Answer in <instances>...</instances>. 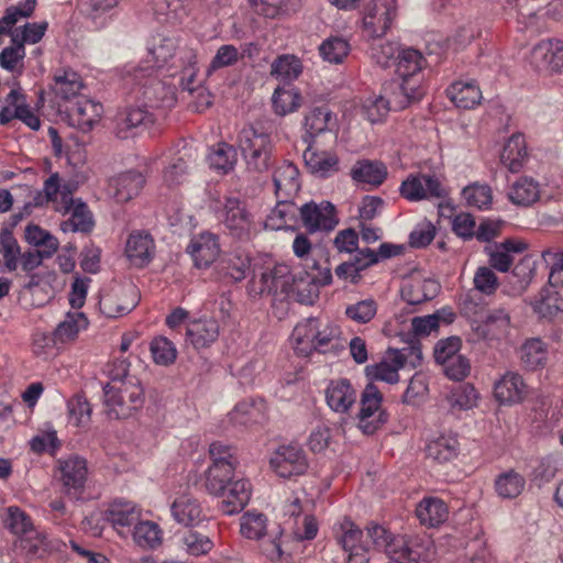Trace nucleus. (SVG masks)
Wrapping results in <instances>:
<instances>
[{
	"mask_svg": "<svg viewBox=\"0 0 563 563\" xmlns=\"http://www.w3.org/2000/svg\"><path fill=\"white\" fill-rule=\"evenodd\" d=\"M19 120L33 131L41 128V120L29 104L26 95L19 84H13L9 93L4 97L0 109V125H8L11 121Z\"/></svg>",
	"mask_w": 563,
	"mask_h": 563,
	"instance_id": "obj_7",
	"label": "nucleus"
},
{
	"mask_svg": "<svg viewBox=\"0 0 563 563\" xmlns=\"http://www.w3.org/2000/svg\"><path fill=\"white\" fill-rule=\"evenodd\" d=\"M181 48H184V46L179 45V41L176 36L165 34L152 36L147 47L154 66L157 68L164 67L169 62H172L170 67L177 66L179 64L178 57Z\"/></svg>",
	"mask_w": 563,
	"mask_h": 563,
	"instance_id": "obj_24",
	"label": "nucleus"
},
{
	"mask_svg": "<svg viewBox=\"0 0 563 563\" xmlns=\"http://www.w3.org/2000/svg\"><path fill=\"white\" fill-rule=\"evenodd\" d=\"M154 121V114L146 106L130 107L115 115L114 134L121 140H128L142 133Z\"/></svg>",
	"mask_w": 563,
	"mask_h": 563,
	"instance_id": "obj_12",
	"label": "nucleus"
},
{
	"mask_svg": "<svg viewBox=\"0 0 563 563\" xmlns=\"http://www.w3.org/2000/svg\"><path fill=\"white\" fill-rule=\"evenodd\" d=\"M267 405L262 398H249L238 402L228 413V422L234 428H246L266 420Z\"/></svg>",
	"mask_w": 563,
	"mask_h": 563,
	"instance_id": "obj_21",
	"label": "nucleus"
},
{
	"mask_svg": "<svg viewBox=\"0 0 563 563\" xmlns=\"http://www.w3.org/2000/svg\"><path fill=\"white\" fill-rule=\"evenodd\" d=\"M390 101L384 96H369L362 102L361 114L372 124L382 123L390 111Z\"/></svg>",
	"mask_w": 563,
	"mask_h": 563,
	"instance_id": "obj_56",
	"label": "nucleus"
},
{
	"mask_svg": "<svg viewBox=\"0 0 563 563\" xmlns=\"http://www.w3.org/2000/svg\"><path fill=\"white\" fill-rule=\"evenodd\" d=\"M530 63L539 71L559 74L563 71V40L549 38L536 44L530 53Z\"/></svg>",
	"mask_w": 563,
	"mask_h": 563,
	"instance_id": "obj_13",
	"label": "nucleus"
},
{
	"mask_svg": "<svg viewBox=\"0 0 563 563\" xmlns=\"http://www.w3.org/2000/svg\"><path fill=\"white\" fill-rule=\"evenodd\" d=\"M440 284L433 278L411 277L401 288V297L415 306L432 300L440 291Z\"/></svg>",
	"mask_w": 563,
	"mask_h": 563,
	"instance_id": "obj_30",
	"label": "nucleus"
},
{
	"mask_svg": "<svg viewBox=\"0 0 563 563\" xmlns=\"http://www.w3.org/2000/svg\"><path fill=\"white\" fill-rule=\"evenodd\" d=\"M131 536L139 547L155 549L162 543L163 531L154 521L142 520L141 517L132 528Z\"/></svg>",
	"mask_w": 563,
	"mask_h": 563,
	"instance_id": "obj_46",
	"label": "nucleus"
},
{
	"mask_svg": "<svg viewBox=\"0 0 563 563\" xmlns=\"http://www.w3.org/2000/svg\"><path fill=\"white\" fill-rule=\"evenodd\" d=\"M110 382L103 387V405L110 419H124L140 409L144 402V391L137 377L129 375L125 361L114 363Z\"/></svg>",
	"mask_w": 563,
	"mask_h": 563,
	"instance_id": "obj_1",
	"label": "nucleus"
},
{
	"mask_svg": "<svg viewBox=\"0 0 563 563\" xmlns=\"http://www.w3.org/2000/svg\"><path fill=\"white\" fill-rule=\"evenodd\" d=\"M284 515L288 516L287 525L296 541H310L317 537L318 522L307 498L295 496L289 504L284 505Z\"/></svg>",
	"mask_w": 563,
	"mask_h": 563,
	"instance_id": "obj_6",
	"label": "nucleus"
},
{
	"mask_svg": "<svg viewBox=\"0 0 563 563\" xmlns=\"http://www.w3.org/2000/svg\"><path fill=\"white\" fill-rule=\"evenodd\" d=\"M526 249L527 244L521 241L506 240L501 243L485 246V253L488 256L492 269L506 273L512 265V254L522 253Z\"/></svg>",
	"mask_w": 563,
	"mask_h": 563,
	"instance_id": "obj_27",
	"label": "nucleus"
},
{
	"mask_svg": "<svg viewBox=\"0 0 563 563\" xmlns=\"http://www.w3.org/2000/svg\"><path fill=\"white\" fill-rule=\"evenodd\" d=\"M102 113L103 107L100 102L81 98L68 110L69 124L86 133L99 123Z\"/></svg>",
	"mask_w": 563,
	"mask_h": 563,
	"instance_id": "obj_25",
	"label": "nucleus"
},
{
	"mask_svg": "<svg viewBox=\"0 0 563 563\" xmlns=\"http://www.w3.org/2000/svg\"><path fill=\"white\" fill-rule=\"evenodd\" d=\"M539 184L530 177H520L510 188L509 198L516 205L528 206L539 198Z\"/></svg>",
	"mask_w": 563,
	"mask_h": 563,
	"instance_id": "obj_57",
	"label": "nucleus"
},
{
	"mask_svg": "<svg viewBox=\"0 0 563 563\" xmlns=\"http://www.w3.org/2000/svg\"><path fill=\"white\" fill-rule=\"evenodd\" d=\"M533 310L541 318H554L563 312V299L558 290L550 287L543 288L533 303Z\"/></svg>",
	"mask_w": 563,
	"mask_h": 563,
	"instance_id": "obj_54",
	"label": "nucleus"
},
{
	"mask_svg": "<svg viewBox=\"0 0 563 563\" xmlns=\"http://www.w3.org/2000/svg\"><path fill=\"white\" fill-rule=\"evenodd\" d=\"M267 517L261 512L246 511L240 519V532L250 540H260L266 534Z\"/></svg>",
	"mask_w": 563,
	"mask_h": 563,
	"instance_id": "obj_58",
	"label": "nucleus"
},
{
	"mask_svg": "<svg viewBox=\"0 0 563 563\" xmlns=\"http://www.w3.org/2000/svg\"><path fill=\"white\" fill-rule=\"evenodd\" d=\"M401 197L408 201L440 199L446 190L438 177L429 174H411L400 185Z\"/></svg>",
	"mask_w": 563,
	"mask_h": 563,
	"instance_id": "obj_11",
	"label": "nucleus"
},
{
	"mask_svg": "<svg viewBox=\"0 0 563 563\" xmlns=\"http://www.w3.org/2000/svg\"><path fill=\"white\" fill-rule=\"evenodd\" d=\"M462 197L467 206L479 210L488 209L493 202V191L487 184H470L462 190Z\"/></svg>",
	"mask_w": 563,
	"mask_h": 563,
	"instance_id": "obj_60",
	"label": "nucleus"
},
{
	"mask_svg": "<svg viewBox=\"0 0 563 563\" xmlns=\"http://www.w3.org/2000/svg\"><path fill=\"white\" fill-rule=\"evenodd\" d=\"M407 356L402 351L389 350L387 355L378 363L367 365L365 374L373 383L374 380L396 384L399 380V369L406 364Z\"/></svg>",
	"mask_w": 563,
	"mask_h": 563,
	"instance_id": "obj_22",
	"label": "nucleus"
},
{
	"mask_svg": "<svg viewBox=\"0 0 563 563\" xmlns=\"http://www.w3.org/2000/svg\"><path fill=\"white\" fill-rule=\"evenodd\" d=\"M146 177L136 169H130L113 176L109 180V191L117 202H128L140 195Z\"/></svg>",
	"mask_w": 563,
	"mask_h": 563,
	"instance_id": "obj_20",
	"label": "nucleus"
},
{
	"mask_svg": "<svg viewBox=\"0 0 563 563\" xmlns=\"http://www.w3.org/2000/svg\"><path fill=\"white\" fill-rule=\"evenodd\" d=\"M396 60V73L404 81L399 87L401 93L405 96V101L400 106L404 108L415 97V89L407 87V81L421 71L424 58L422 54L415 48H402L398 52Z\"/></svg>",
	"mask_w": 563,
	"mask_h": 563,
	"instance_id": "obj_18",
	"label": "nucleus"
},
{
	"mask_svg": "<svg viewBox=\"0 0 563 563\" xmlns=\"http://www.w3.org/2000/svg\"><path fill=\"white\" fill-rule=\"evenodd\" d=\"M548 349L545 343L537 338L527 340L521 346V361L528 369H537L545 365Z\"/></svg>",
	"mask_w": 563,
	"mask_h": 563,
	"instance_id": "obj_55",
	"label": "nucleus"
},
{
	"mask_svg": "<svg viewBox=\"0 0 563 563\" xmlns=\"http://www.w3.org/2000/svg\"><path fill=\"white\" fill-rule=\"evenodd\" d=\"M527 155L525 136L521 133H516L505 143L500 162L509 172L518 173L523 167Z\"/></svg>",
	"mask_w": 563,
	"mask_h": 563,
	"instance_id": "obj_35",
	"label": "nucleus"
},
{
	"mask_svg": "<svg viewBox=\"0 0 563 563\" xmlns=\"http://www.w3.org/2000/svg\"><path fill=\"white\" fill-rule=\"evenodd\" d=\"M459 452L460 443L456 435L453 434H441L429 441L426 446L427 456L440 464L453 461Z\"/></svg>",
	"mask_w": 563,
	"mask_h": 563,
	"instance_id": "obj_37",
	"label": "nucleus"
},
{
	"mask_svg": "<svg viewBox=\"0 0 563 563\" xmlns=\"http://www.w3.org/2000/svg\"><path fill=\"white\" fill-rule=\"evenodd\" d=\"M448 98L455 107L461 109H473L482 100V91L474 80H457L446 89Z\"/></svg>",
	"mask_w": 563,
	"mask_h": 563,
	"instance_id": "obj_33",
	"label": "nucleus"
},
{
	"mask_svg": "<svg viewBox=\"0 0 563 563\" xmlns=\"http://www.w3.org/2000/svg\"><path fill=\"white\" fill-rule=\"evenodd\" d=\"M59 481L67 494L80 493L86 484L88 468L87 461L78 455H70L57 461Z\"/></svg>",
	"mask_w": 563,
	"mask_h": 563,
	"instance_id": "obj_17",
	"label": "nucleus"
},
{
	"mask_svg": "<svg viewBox=\"0 0 563 563\" xmlns=\"http://www.w3.org/2000/svg\"><path fill=\"white\" fill-rule=\"evenodd\" d=\"M219 334V323L213 318L192 320L187 324V341L196 350L209 347L218 340Z\"/></svg>",
	"mask_w": 563,
	"mask_h": 563,
	"instance_id": "obj_29",
	"label": "nucleus"
},
{
	"mask_svg": "<svg viewBox=\"0 0 563 563\" xmlns=\"http://www.w3.org/2000/svg\"><path fill=\"white\" fill-rule=\"evenodd\" d=\"M220 496L223 497L220 510L228 516L241 512L251 498V484L247 479H236L229 484L228 490Z\"/></svg>",
	"mask_w": 563,
	"mask_h": 563,
	"instance_id": "obj_32",
	"label": "nucleus"
},
{
	"mask_svg": "<svg viewBox=\"0 0 563 563\" xmlns=\"http://www.w3.org/2000/svg\"><path fill=\"white\" fill-rule=\"evenodd\" d=\"M307 468V457L300 446L296 444L284 446V478L302 475Z\"/></svg>",
	"mask_w": 563,
	"mask_h": 563,
	"instance_id": "obj_59",
	"label": "nucleus"
},
{
	"mask_svg": "<svg viewBox=\"0 0 563 563\" xmlns=\"http://www.w3.org/2000/svg\"><path fill=\"white\" fill-rule=\"evenodd\" d=\"M361 409L357 413L358 427L365 434H373L388 420L383 409V395L376 385L369 383L361 394Z\"/></svg>",
	"mask_w": 563,
	"mask_h": 563,
	"instance_id": "obj_8",
	"label": "nucleus"
},
{
	"mask_svg": "<svg viewBox=\"0 0 563 563\" xmlns=\"http://www.w3.org/2000/svg\"><path fill=\"white\" fill-rule=\"evenodd\" d=\"M435 556L432 539L427 534L409 536L407 560L415 563H430Z\"/></svg>",
	"mask_w": 563,
	"mask_h": 563,
	"instance_id": "obj_52",
	"label": "nucleus"
},
{
	"mask_svg": "<svg viewBox=\"0 0 563 563\" xmlns=\"http://www.w3.org/2000/svg\"><path fill=\"white\" fill-rule=\"evenodd\" d=\"M84 84L81 77L71 68H59L53 75L52 89L63 99H69L79 93Z\"/></svg>",
	"mask_w": 563,
	"mask_h": 563,
	"instance_id": "obj_39",
	"label": "nucleus"
},
{
	"mask_svg": "<svg viewBox=\"0 0 563 563\" xmlns=\"http://www.w3.org/2000/svg\"><path fill=\"white\" fill-rule=\"evenodd\" d=\"M301 221L309 233L331 232L339 224L335 206L330 201L306 202L298 208Z\"/></svg>",
	"mask_w": 563,
	"mask_h": 563,
	"instance_id": "obj_10",
	"label": "nucleus"
},
{
	"mask_svg": "<svg viewBox=\"0 0 563 563\" xmlns=\"http://www.w3.org/2000/svg\"><path fill=\"white\" fill-rule=\"evenodd\" d=\"M233 467L218 466V464H210L205 471V488L213 496H220L224 493L228 485L233 482L234 477Z\"/></svg>",
	"mask_w": 563,
	"mask_h": 563,
	"instance_id": "obj_45",
	"label": "nucleus"
},
{
	"mask_svg": "<svg viewBox=\"0 0 563 563\" xmlns=\"http://www.w3.org/2000/svg\"><path fill=\"white\" fill-rule=\"evenodd\" d=\"M210 168L227 174L233 169L236 163V151L228 143H219L208 154Z\"/></svg>",
	"mask_w": 563,
	"mask_h": 563,
	"instance_id": "obj_53",
	"label": "nucleus"
},
{
	"mask_svg": "<svg viewBox=\"0 0 563 563\" xmlns=\"http://www.w3.org/2000/svg\"><path fill=\"white\" fill-rule=\"evenodd\" d=\"M24 238L30 245L43 251L46 256H53L59 246L57 238L37 224L26 225Z\"/></svg>",
	"mask_w": 563,
	"mask_h": 563,
	"instance_id": "obj_51",
	"label": "nucleus"
},
{
	"mask_svg": "<svg viewBox=\"0 0 563 563\" xmlns=\"http://www.w3.org/2000/svg\"><path fill=\"white\" fill-rule=\"evenodd\" d=\"M305 128L309 137L332 131L336 128V117L328 107H317L305 118Z\"/></svg>",
	"mask_w": 563,
	"mask_h": 563,
	"instance_id": "obj_47",
	"label": "nucleus"
},
{
	"mask_svg": "<svg viewBox=\"0 0 563 563\" xmlns=\"http://www.w3.org/2000/svg\"><path fill=\"white\" fill-rule=\"evenodd\" d=\"M139 299L136 287L128 285L103 294L99 307L107 318H119L130 313L137 306Z\"/></svg>",
	"mask_w": 563,
	"mask_h": 563,
	"instance_id": "obj_14",
	"label": "nucleus"
},
{
	"mask_svg": "<svg viewBox=\"0 0 563 563\" xmlns=\"http://www.w3.org/2000/svg\"><path fill=\"white\" fill-rule=\"evenodd\" d=\"M179 64L174 68H179V86L183 90L194 92L198 87L197 75L199 68L197 66V52L195 48L184 45L180 49Z\"/></svg>",
	"mask_w": 563,
	"mask_h": 563,
	"instance_id": "obj_36",
	"label": "nucleus"
},
{
	"mask_svg": "<svg viewBox=\"0 0 563 563\" xmlns=\"http://www.w3.org/2000/svg\"><path fill=\"white\" fill-rule=\"evenodd\" d=\"M340 335L341 330L336 324L330 321H328L325 324H321L320 322L316 331L314 339L311 343L310 352H336L339 349L342 347Z\"/></svg>",
	"mask_w": 563,
	"mask_h": 563,
	"instance_id": "obj_42",
	"label": "nucleus"
},
{
	"mask_svg": "<svg viewBox=\"0 0 563 563\" xmlns=\"http://www.w3.org/2000/svg\"><path fill=\"white\" fill-rule=\"evenodd\" d=\"M88 327V319L82 312H68L54 331L59 343L74 341L80 331Z\"/></svg>",
	"mask_w": 563,
	"mask_h": 563,
	"instance_id": "obj_50",
	"label": "nucleus"
},
{
	"mask_svg": "<svg viewBox=\"0 0 563 563\" xmlns=\"http://www.w3.org/2000/svg\"><path fill=\"white\" fill-rule=\"evenodd\" d=\"M5 527L20 538L34 532V525L31 517L18 506L7 508Z\"/></svg>",
	"mask_w": 563,
	"mask_h": 563,
	"instance_id": "obj_61",
	"label": "nucleus"
},
{
	"mask_svg": "<svg viewBox=\"0 0 563 563\" xmlns=\"http://www.w3.org/2000/svg\"><path fill=\"white\" fill-rule=\"evenodd\" d=\"M155 242L152 235L142 230L133 231L125 243V255L135 267L148 265L155 255Z\"/></svg>",
	"mask_w": 563,
	"mask_h": 563,
	"instance_id": "obj_23",
	"label": "nucleus"
},
{
	"mask_svg": "<svg viewBox=\"0 0 563 563\" xmlns=\"http://www.w3.org/2000/svg\"><path fill=\"white\" fill-rule=\"evenodd\" d=\"M142 517V508L134 501L115 498L103 510V518L121 538L131 534L132 528Z\"/></svg>",
	"mask_w": 563,
	"mask_h": 563,
	"instance_id": "obj_9",
	"label": "nucleus"
},
{
	"mask_svg": "<svg viewBox=\"0 0 563 563\" xmlns=\"http://www.w3.org/2000/svg\"><path fill=\"white\" fill-rule=\"evenodd\" d=\"M416 515L421 525L438 527L448 519L449 510L440 498L427 497L418 504Z\"/></svg>",
	"mask_w": 563,
	"mask_h": 563,
	"instance_id": "obj_38",
	"label": "nucleus"
},
{
	"mask_svg": "<svg viewBox=\"0 0 563 563\" xmlns=\"http://www.w3.org/2000/svg\"><path fill=\"white\" fill-rule=\"evenodd\" d=\"M397 16L396 0H371L360 10V29L367 40L383 37Z\"/></svg>",
	"mask_w": 563,
	"mask_h": 563,
	"instance_id": "obj_3",
	"label": "nucleus"
},
{
	"mask_svg": "<svg viewBox=\"0 0 563 563\" xmlns=\"http://www.w3.org/2000/svg\"><path fill=\"white\" fill-rule=\"evenodd\" d=\"M388 172L384 163L372 159H358L352 166L350 176L358 185L380 186L387 178Z\"/></svg>",
	"mask_w": 563,
	"mask_h": 563,
	"instance_id": "obj_31",
	"label": "nucleus"
},
{
	"mask_svg": "<svg viewBox=\"0 0 563 563\" xmlns=\"http://www.w3.org/2000/svg\"><path fill=\"white\" fill-rule=\"evenodd\" d=\"M192 162V152L186 146L178 151L176 156L165 168L163 180L168 187L183 184L187 179L189 164Z\"/></svg>",
	"mask_w": 563,
	"mask_h": 563,
	"instance_id": "obj_41",
	"label": "nucleus"
},
{
	"mask_svg": "<svg viewBox=\"0 0 563 563\" xmlns=\"http://www.w3.org/2000/svg\"><path fill=\"white\" fill-rule=\"evenodd\" d=\"M327 406L338 415H349L357 400V391L346 378L332 379L324 390Z\"/></svg>",
	"mask_w": 563,
	"mask_h": 563,
	"instance_id": "obj_16",
	"label": "nucleus"
},
{
	"mask_svg": "<svg viewBox=\"0 0 563 563\" xmlns=\"http://www.w3.org/2000/svg\"><path fill=\"white\" fill-rule=\"evenodd\" d=\"M350 48L347 40L340 36H333L323 41L319 51L324 60L339 64L347 56Z\"/></svg>",
	"mask_w": 563,
	"mask_h": 563,
	"instance_id": "obj_64",
	"label": "nucleus"
},
{
	"mask_svg": "<svg viewBox=\"0 0 563 563\" xmlns=\"http://www.w3.org/2000/svg\"><path fill=\"white\" fill-rule=\"evenodd\" d=\"M529 393L528 385L522 376L512 371L506 372L494 384L495 399L505 406L521 404Z\"/></svg>",
	"mask_w": 563,
	"mask_h": 563,
	"instance_id": "obj_19",
	"label": "nucleus"
},
{
	"mask_svg": "<svg viewBox=\"0 0 563 563\" xmlns=\"http://www.w3.org/2000/svg\"><path fill=\"white\" fill-rule=\"evenodd\" d=\"M37 5V0H25L5 9L0 19V35H11L13 26L22 19L31 18Z\"/></svg>",
	"mask_w": 563,
	"mask_h": 563,
	"instance_id": "obj_49",
	"label": "nucleus"
},
{
	"mask_svg": "<svg viewBox=\"0 0 563 563\" xmlns=\"http://www.w3.org/2000/svg\"><path fill=\"white\" fill-rule=\"evenodd\" d=\"M70 217L60 222V230L64 233H88L93 228V218L91 212L89 211L87 205L82 202L80 199L76 203L70 207V210L67 212Z\"/></svg>",
	"mask_w": 563,
	"mask_h": 563,
	"instance_id": "obj_40",
	"label": "nucleus"
},
{
	"mask_svg": "<svg viewBox=\"0 0 563 563\" xmlns=\"http://www.w3.org/2000/svg\"><path fill=\"white\" fill-rule=\"evenodd\" d=\"M173 519L184 526L194 527L203 521L205 515L199 500L191 494H183L170 505Z\"/></svg>",
	"mask_w": 563,
	"mask_h": 563,
	"instance_id": "obj_28",
	"label": "nucleus"
},
{
	"mask_svg": "<svg viewBox=\"0 0 563 563\" xmlns=\"http://www.w3.org/2000/svg\"><path fill=\"white\" fill-rule=\"evenodd\" d=\"M510 316L500 308L490 310L481 320L471 323V335L473 341H483L490 347H499L508 341L510 334Z\"/></svg>",
	"mask_w": 563,
	"mask_h": 563,
	"instance_id": "obj_5",
	"label": "nucleus"
},
{
	"mask_svg": "<svg viewBox=\"0 0 563 563\" xmlns=\"http://www.w3.org/2000/svg\"><path fill=\"white\" fill-rule=\"evenodd\" d=\"M319 323L320 320L318 318L310 317L299 322L294 328L290 335V342L298 354L308 355L310 353V346Z\"/></svg>",
	"mask_w": 563,
	"mask_h": 563,
	"instance_id": "obj_43",
	"label": "nucleus"
},
{
	"mask_svg": "<svg viewBox=\"0 0 563 563\" xmlns=\"http://www.w3.org/2000/svg\"><path fill=\"white\" fill-rule=\"evenodd\" d=\"M303 141L307 143V147L303 152V161L311 173L320 177H328L338 170L339 158L335 154L314 150L307 137H305Z\"/></svg>",
	"mask_w": 563,
	"mask_h": 563,
	"instance_id": "obj_34",
	"label": "nucleus"
},
{
	"mask_svg": "<svg viewBox=\"0 0 563 563\" xmlns=\"http://www.w3.org/2000/svg\"><path fill=\"white\" fill-rule=\"evenodd\" d=\"M366 531L374 547L384 551L390 558V562L407 560L409 536H394L385 527L377 523L368 525Z\"/></svg>",
	"mask_w": 563,
	"mask_h": 563,
	"instance_id": "obj_15",
	"label": "nucleus"
},
{
	"mask_svg": "<svg viewBox=\"0 0 563 563\" xmlns=\"http://www.w3.org/2000/svg\"><path fill=\"white\" fill-rule=\"evenodd\" d=\"M210 208L217 218L229 230L230 234L240 240H250L256 231L255 223L245 205L236 197H214L210 194Z\"/></svg>",
	"mask_w": 563,
	"mask_h": 563,
	"instance_id": "obj_2",
	"label": "nucleus"
},
{
	"mask_svg": "<svg viewBox=\"0 0 563 563\" xmlns=\"http://www.w3.org/2000/svg\"><path fill=\"white\" fill-rule=\"evenodd\" d=\"M238 146L250 168L258 172L268 169L273 148L269 134L245 126L239 133Z\"/></svg>",
	"mask_w": 563,
	"mask_h": 563,
	"instance_id": "obj_4",
	"label": "nucleus"
},
{
	"mask_svg": "<svg viewBox=\"0 0 563 563\" xmlns=\"http://www.w3.org/2000/svg\"><path fill=\"white\" fill-rule=\"evenodd\" d=\"M150 351L157 365L168 366L177 358V349L166 336H155L150 343Z\"/></svg>",
	"mask_w": 563,
	"mask_h": 563,
	"instance_id": "obj_62",
	"label": "nucleus"
},
{
	"mask_svg": "<svg viewBox=\"0 0 563 563\" xmlns=\"http://www.w3.org/2000/svg\"><path fill=\"white\" fill-rule=\"evenodd\" d=\"M363 537V531L352 520L345 518L340 522L335 538L344 552L350 553L368 548Z\"/></svg>",
	"mask_w": 563,
	"mask_h": 563,
	"instance_id": "obj_48",
	"label": "nucleus"
},
{
	"mask_svg": "<svg viewBox=\"0 0 563 563\" xmlns=\"http://www.w3.org/2000/svg\"><path fill=\"white\" fill-rule=\"evenodd\" d=\"M187 251L194 258L196 267L207 268L220 253L218 236L211 232H202L191 239Z\"/></svg>",
	"mask_w": 563,
	"mask_h": 563,
	"instance_id": "obj_26",
	"label": "nucleus"
},
{
	"mask_svg": "<svg viewBox=\"0 0 563 563\" xmlns=\"http://www.w3.org/2000/svg\"><path fill=\"white\" fill-rule=\"evenodd\" d=\"M478 394L471 384H462L454 387L449 396L448 401L452 408L459 410H468L476 406Z\"/></svg>",
	"mask_w": 563,
	"mask_h": 563,
	"instance_id": "obj_63",
	"label": "nucleus"
},
{
	"mask_svg": "<svg viewBox=\"0 0 563 563\" xmlns=\"http://www.w3.org/2000/svg\"><path fill=\"white\" fill-rule=\"evenodd\" d=\"M526 487V478L520 473L509 470L495 478V492L503 499H515Z\"/></svg>",
	"mask_w": 563,
	"mask_h": 563,
	"instance_id": "obj_44",
	"label": "nucleus"
}]
</instances>
